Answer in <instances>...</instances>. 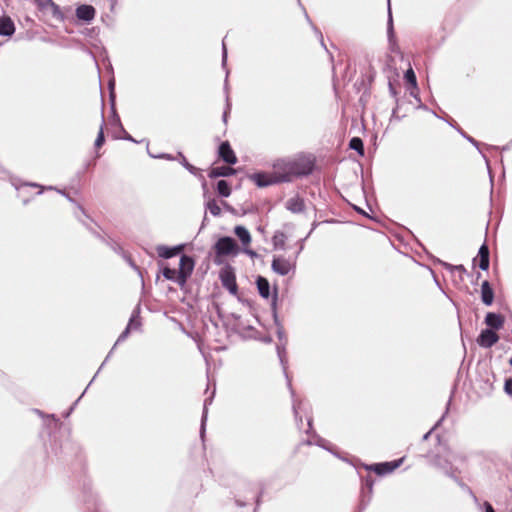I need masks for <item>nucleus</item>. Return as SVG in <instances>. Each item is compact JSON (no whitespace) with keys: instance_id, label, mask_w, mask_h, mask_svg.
Returning a JSON list of instances; mask_svg holds the SVG:
<instances>
[{"instance_id":"obj_29","label":"nucleus","mask_w":512,"mask_h":512,"mask_svg":"<svg viewBox=\"0 0 512 512\" xmlns=\"http://www.w3.org/2000/svg\"><path fill=\"white\" fill-rule=\"evenodd\" d=\"M128 329L129 327H127V329L125 330V332L123 333V336L126 335L128 333Z\"/></svg>"},{"instance_id":"obj_5","label":"nucleus","mask_w":512,"mask_h":512,"mask_svg":"<svg viewBox=\"0 0 512 512\" xmlns=\"http://www.w3.org/2000/svg\"><path fill=\"white\" fill-rule=\"evenodd\" d=\"M234 234L241 241L243 246V252L251 257L255 256L256 253L252 249H250L252 238L249 231L244 226L238 225L234 228Z\"/></svg>"},{"instance_id":"obj_26","label":"nucleus","mask_w":512,"mask_h":512,"mask_svg":"<svg viewBox=\"0 0 512 512\" xmlns=\"http://www.w3.org/2000/svg\"><path fill=\"white\" fill-rule=\"evenodd\" d=\"M504 391L508 395L512 396V377L509 379H506L505 384H504Z\"/></svg>"},{"instance_id":"obj_10","label":"nucleus","mask_w":512,"mask_h":512,"mask_svg":"<svg viewBox=\"0 0 512 512\" xmlns=\"http://www.w3.org/2000/svg\"><path fill=\"white\" fill-rule=\"evenodd\" d=\"M272 269L274 272L284 276L290 272L292 264L283 257H275L272 261Z\"/></svg>"},{"instance_id":"obj_22","label":"nucleus","mask_w":512,"mask_h":512,"mask_svg":"<svg viewBox=\"0 0 512 512\" xmlns=\"http://www.w3.org/2000/svg\"><path fill=\"white\" fill-rule=\"evenodd\" d=\"M404 78H405L406 82H407L409 85H411V87H413V88H416V87H417L416 75H415V73H414V71H413V69H412V68H409V69L406 71V73H405V75H404Z\"/></svg>"},{"instance_id":"obj_17","label":"nucleus","mask_w":512,"mask_h":512,"mask_svg":"<svg viewBox=\"0 0 512 512\" xmlns=\"http://www.w3.org/2000/svg\"><path fill=\"white\" fill-rule=\"evenodd\" d=\"M478 266L482 270L489 268V248L486 244H483L478 252Z\"/></svg>"},{"instance_id":"obj_9","label":"nucleus","mask_w":512,"mask_h":512,"mask_svg":"<svg viewBox=\"0 0 512 512\" xmlns=\"http://www.w3.org/2000/svg\"><path fill=\"white\" fill-rule=\"evenodd\" d=\"M75 15L79 21L89 23L96 16V9L92 5L81 4L76 8Z\"/></svg>"},{"instance_id":"obj_24","label":"nucleus","mask_w":512,"mask_h":512,"mask_svg":"<svg viewBox=\"0 0 512 512\" xmlns=\"http://www.w3.org/2000/svg\"><path fill=\"white\" fill-rule=\"evenodd\" d=\"M163 276L168 280H175L177 282L178 271L169 267L163 268Z\"/></svg>"},{"instance_id":"obj_15","label":"nucleus","mask_w":512,"mask_h":512,"mask_svg":"<svg viewBox=\"0 0 512 512\" xmlns=\"http://www.w3.org/2000/svg\"><path fill=\"white\" fill-rule=\"evenodd\" d=\"M15 26L10 17H0V35L10 36L14 33Z\"/></svg>"},{"instance_id":"obj_23","label":"nucleus","mask_w":512,"mask_h":512,"mask_svg":"<svg viewBox=\"0 0 512 512\" xmlns=\"http://www.w3.org/2000/svg\"><path fill=\"white\" fill-rule=\"evenodd\" d=\"M207 208L210 213L214 216H219L221 214V208L216 200H211L207 204Z\"/></svg>"},{"instance_id":"obj_21","label":"nucleus","mask_w":512,"mask_h":512,"mask_svg":"<svg viewBox=\"0 0 512 512\" xmlns=\"http://www.w3.org/2000/svg\"><path fill=\"white\" fill-rule=\"evenodd\" d=\"M349 147L358 151L361 155L364 153L363 141L359 137H353L350 140Z\"/></svg>"},{"instance_id":"obj_18","label":"nucleus","mask_w":512,"mask_h":512,"mask_svg":"<svg viewBox=\"0 0 512 512\" xmlns=\"http://www.w3.org/2000/svg\"><path fill=\"white\" fill-rule=\"evenodd\" d=\"M256 284H257L259 294L263 298L267 299L270 296V285H269L268 280L262 276H259L257 278Z\"/></svg>"},{"instance_id":"obj_8","label":"nucleus","mask_w":512,"mask_h":512,"mask_svg":"<svg viewBox=\"0 0 512 512\" xmlns=\"http://www.w3.org/2000/svg\"><path fill=\"white\" fill-rule=\"evenodd\" d=\"M499 341L498 334L492 329L482 330L477 338L479 346L484 348H490Z\"/></svg>"},{"instance_id":"obj_12","label":"nucleus","mask_w":512,"mask_h":512,"mask_svg":"<svg viewBox=\"0 0 512 512\" xmlns=\"http://www.w3.org/2000/svg\"><path fill=\"white\" fill-rule=\"evenodd\" d=\"M505 322L504 316L493 312L487 313L485 317V324L491 329L499 330L503 327Z\"/></svg>"},{"instance_id":"obj_6","label":"nucleus","mask_w":512,"mask_h":512,"mask_svg":"<svg viewBox=\"0 0 512 512\" xmlns=\"http://www.w3.org/2000/svg\"><path fill=\"white\" fill-rule=\"evenodd\" d=\"M221 283L232 295H237L238 286L236 283V276L231 268L224 269L220 273Z\"/></svg>"},{"instance_id":"obj_16","label":"nucleus","mask_w":512,"mask_h":512,"mask_svg":"<svg viewBox=\"0 0 512 512\" xmlns=\"http://www.w3.org/2000/svg\"><path fill=\"white\" fill-rule=\"evenodd\" d=\"M235 169L229 166H221V167H213L210 171L208 176L210 178H217V177H226L231 176L235 174Z\"/></svg>"},{"instance_id":"obj_7","label":"nucleus","mask_w":512,"mask_h":512,"mask_svg":"<svg viewBox=\"0 0 512 512\" xmlns=\"http://www.w3.org/2000/svg\"><path fill=\"white\" fill-rule=\"evenodd\" d=\"M218 156L228 165H234L238 162L237 156L228 141H224L220 144Z\"/></svg>"},{"instance_id":"obj_25","label":"nucleus","mask_w":512,"mask_h":512,"mask_svg":"<svg viewBox=\"0 0 512 512\" xmlns=\"http://www.w3.org/2000/svg\"><path fill=\"white\" fill-rule=\"evenodd\" d=\"M103 125H104V121H102V124L100 125V129H99L97 138L95 140V147L96 148H100L104 144V142H105Z\"/></svg>"},{"instance_id":"obj_11","label":"nucleus","mask_w":512,"mask_h":512,"mask_svg":"<svg viewBox=\"0 0 512 512\" xmlns=\"http://www.w3.org/2000/svg\"><path fill=\"white\" fill-rule=\"evenodd\" d=\"M183 245L168 247L165 245H159L156 247V251L159 257L168 259L180 254L183 250Z\"/></svg>"},{"instance_id":"obj_30","label":"nucleus","mask_w":512,"mask_h":512,"mask_svg":"<svg viewBox=\"0 0 512 512\" xmlns=\"http://www.w3.org/2000/svg\"><path fill=\"white\" fill-rule=\"evenodd\" d=\"M509 364L512 366V357L509 360Z\"/></svg>"},{"instance_id":"obj_19","label":"nucleus","mask_w":512,"mask_h":512,"mask_svg":"<svg viewBox=\"0 0 512 512\" xmlns=\"http://www.w3.org/2000/svg\"><path fill=\"white\" fill-rule=\"evenodd\" d=\"M41 10L51 9L53 12L59 11V6L53 0H34Z\"/></svg>"},{"instance_id":"obj_13","label":"nucleus","mask_w":512,"mask_h":512,"mask_svg":"<svg viewBox=\"0 0 512 512\" xmlns=\"http://www.w3.org/2000/svg\"><path fill=\"white\" fill-rule=\"evenodd\" d=\"M286 208L293 213H301L305 210V202L301 197L296 195L287 200Z\"/></svg>"},{"instance_id":"obj_14","label":"nucleus","mask_w":512,"mask_h":512,"mask_svg":"<svg viewBox=\"0 0 512 512\" xmlns=\"http://www.w3.org/2000/svg\"><path fill=\"white\" fill-rule=\"evenodd\" d=\"M481 299L482 302L487 306L493 303L494 292L488 281H484L481 285Z\"/></svg>"},{"instance_id":"obj_20","label":"nucleus","mask_w":512,"mask_h":512,"mask_svg":"<svg viewBox=\"0 0 512 512\" xmlns=\"http://www.w3.org/2000/svg\"><path fill=\"white\" fill-rule=\"evenodd\" d=\"M217 192L223 197H229L231 194V187L226 180H219L217 182Z\"/></svg>"},{"instance_id":"obj_27","label":"nucleus","mask_w":512,"mask_h":512,"mask_svg":"<svg viewBox=\"0 0 512 512\" xmlns=\"http://www.w3.org/2000/svg\"><path fill=\"white\" fill-rule=\"evenodd\" d=\"M485 512H495L492 505L489 502L484 503Z\"/></svg>"},{"instance_id":"obj_2","label":"nucleus","mask_w":512,"mask_h":512,"mask_svg":"<svg viewBox=\"0 0 512 512\" xmlns=\"http://www.w3.org/2000/svg\"><path fill=\"white\" fill-rule=\"evenodd\" d=\"M216 255L219 257L237 255L239 253V247L235 240L231 237H221L215 243L214 246Z\"/></svg>"},{"instance_id":"obj_3","label":"nucleus","mask_w":512,"mask_h":512,"mask_svg":"<svg viewBox=\"0 0 512 512\" xmlns=\"http://www.w3.org/2000/svg\"><path fill=\"white\" fill-rule=\"evenodd\" d=\"M194 260L187 256L183 255L180 258L179 270L177 275V283L180 285H184L188 279V277L192 274L194 269Z\"/></svg>"},{"instance_id":"obj_4","label":"nucleus","mask_w":512,"mask_h":512,"mask_svg":"<svg viewBox=\"0 0 512 512\" xmlns=\"http://www.w3.org/2000/svg\"><path fill=\"white\" fill-rule=\"evenodd\" d=\"M404 461V457L390 461V462H383V463H376L369 466H366V469L369 471L375 472L377 475H386L389 473H392L394 470H396Z\"/></svg>"},{"instance_id":"obj_1","label":"nucleus","mask_w":512,"mask_h":512,"mask_svg":"<svg viewBox=\"0 0 512 512\" xmlns=\"http://www.w3.org/2000/svg\"><path fill=\"white\" fill-rule=\"evenodd\" d=\"M314 168L311 157L298 155L290 159H279L274 162L271 172H260L250 176L259 187H266L279 182L291 181L294 177L308 175Z\"/></svg>"},{"instance_id":"obj_28","label":"nucleus","mask_w":512,"mask_h":512,"mask_svg":"<svg viewBox=\"0 0 512 512\" xmlns=\"http://www.w3.org/2000/svg\"><path fill=\"white\" fill-rule=\"evenodd\" d=\"M184 166L187 169H189L190 171H192L194 169V167L191 164H189L185 159H184Z\"/></svg>"}]
</instances>
